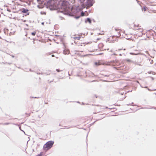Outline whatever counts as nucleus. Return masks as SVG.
Masks as SVG:
<instances>
[{
    "mask_svg": "<svg viewBox=\"0 0 156 156\" xmlns=\"http://www.w3.org/2000/svg\"><path fill=\"white\" fill-rule=\"evenodd\" d=\"M92 20L90 18H87L85 20V22L87 23L88 22L90 24H91Z\"/></svg>",
    "mask_w": 156,
    "mask_h": 156,
    "instance_id": "6e6552de",
    "label": "nucleus"
},
{
    "mask_svg": "<svg viewBox=\"0 0 156 156\" xmlns=\"http://www.w3.org/2000/svg\"><path fill=\"white\" fill-rule=\"evenodd\" d=\"M66 9H63V10L62 11H61V12L62 13H63L64 14H65V13H64L63 12L64 10Z\"/></svg>",
    "mask_w": 156,
    "mask_h": 156,
    "instance_id": "c756f323",
    "label": "nucleus"
},
{
    "mask_svg": "<svg viewBox=\"0 0 156 156\" xmlns=\"http://www.w3.org/2000/svg\"><path fill=\"white\" fill-rule=\"evenodd\" d=\"M4 32L5 34H6V32L5 31H4Z\"/></svg>",
    "mask_w": 156,
    "mask_h": 156,
    "instance_id": "69168bd1",
    "label": "nucleus"
},
{
    "mask_svg": "<svg viewBox=\"0 0 156 156\" xmlns=\"http://www.w3.org/2000/svg\"><path fill=\"white\" fill-rule=\"evenodd\" d=\"M124 92L119 93L121 95H123L124 94Z\"/></svg>",
    "mask_w": 156,
    "mask_h": 156,
    "instance_id": "f704fd0d",
    "label": "nucleus"
},
{
    "mask_svg": "<svg viewBox=\"0 0 156 156\" xmlns=\"http://www.w3.org/2000/svg\"><path fill=\"white\" fill-rule=\"evenodd\" d=\"M125 61H126L127 62H132L133 61L130 60L129 59H127L125 60Z\"/></svg>",
    "mask_w": 156,
    "mask_h": 156,
    "instance_id": "f3484780",
    "label": "nucleus"
},
{
    "mask_svg": "<svg viewBox=\"0 0 156 156\" xmlns=\"http://www.w3.org/2000/svg\"><path fill=\"white\" fill-rule=\"evenodd\" d=\"M81 38V37H73V39L75 40L77 39L78 40H80Z\"/></svg>",
    "mask_w": 156,
    "mask_h": 156,
    "instance_id": "2eb2a0df",
    "label": "nucleus"
},
{
    "mask_svg": "<svg viewBox=\"0 0 156 156\" xmlns=\"http://www.w3.org/2000/svg\"><path fill=\"white\" fill-rule=\"evenodd\" d=\"M119 61L116 59L110 61H108V65H112L114 66H117L119 64Z\"/></svg>",
    "mask_w": 156,
    "mask_h": 156,
    "instance_id": "7ed1b4c3",
    "label": "nucleus"
},
{
    "mask_svg": "<svg viewBox=\"0 0 156 156\" xmlns=\"http://www.w3.org/2000/svg\"><path fill=\"white\" fill-rule=\"evenodd\" d=\"M95 97H96V98H98V96H97L96 95H95Z\"/></svg>",
    "mask_w": 156,
    "mask_h": 156,
    "instance_id": "a18cd8bd",
    "label": "nucleus"
},
{
    "mask_svg": "<svg viewBox=\"0 0 156 156\" xmlns=\"http://www.w3.org/2000/svg\"><path fill=\"white\" fill-rule=\"evenodd\" d=\"M87 55H85L83 56V57H85Z\"/></svg>",
    "mask_w": 156,
    "mask_h": 156,
    "instance_id": "e433bc0d",
    "label": "nucleus"
},
{
    "mask_svg": "<svg viewBox=\"0 0 156 156\" xmlns=\"http://www.w3.org/2000/svg\"><path fill=\"white\" fill-rule=\"evenodd\" d=\"M44 104H48V103L47 102H44Z\"/></svg>",
    "mask_w": 156,
    "mask_h": 156,
    "instance_id": "a19ab883",
    "label": "nucleus"
},
{
    "mask_svg": "<svg viewBox=\"0 0 156 156\" xmlns=\"http://www.w3.org/2000/svg\"><path fill=\"white\" fill-rule=\"evenodd\" d=\"M135 30H139V29H136L135 28Z\"/></svg>",
    "mask_w": 156,
    "mask_h": 156,
    "instance_id": "774afa93",
    "label": "nucleus"
},
{
    "mask_svg": "<svg viewBox=\"0 0 156 156\" xmlns=\"http://www.w3.org/2000/svg\"><path fill=\"white\" fill-rule=\"evenodd\" d=\"M153 108L154 109L156 110V107H152L151 108Z\"/></svg>",
    "mask_w": 156,
    "mask_h": 156,
    "instance_id": "bb28decb",
    "label": "nucleus"
},
{
    "mask_svg": "<svg viewBox=\"0 0 156 156\" xmlns=\"http://www.w3.org/2000/svg\"><path fill=\"white\" fill-rule=\"evenodd\" d=\"M42 12L44 13V14H46L45 12H41V14H42Z\"/></svg>",
    "mask_w": 156,
    "mask_h": 156,
    "instance_id": "473e14b6",
    "label": "nucleus"
},
{
    "mask_svg": "<svg viewBox=\"0 0 156 156\" xmlns=\"http://www.w3.org/2000/svg\"><path fill=\"white\" fill-rule=\"evenodd\" d=\"M129 54L131 55H138V54H136L135 53H133V52H130L129 53Z\"/></svg>",
    "mask_w": 156,
    "mask_h": 156,
    "instance_id": "a211bd4d",
    "label": "nucleus"
},
{
    "mask_svg": "<svg viewBox=\"0 0 156 156\" xmlns=\"http://www.w3.org/2000/svg\"><path fill=\"white\" fill-rule=\"evenodd\" d=\"M88 12H89V13H90L91 12V10H89Z\"/></svg>",
    "mask_w": 156,
    "mask_h": 156,
    "instance_id": "c03bdc74",
    "label": "nucleus"
},
{
    "mask_svg": "<svg viewBox=\"0 0 156 156\" xmlns=\"http://www.w3.org/2000/svg\"><path fill=\"white\" fill-rule=\"evenodd\" d=\"M100 39V38H97V40H99Z\"/></svg>",
    "mask_w": 156,
    "mask_h": 156,
    "instance_id": "5fc2aeb1",
    "label": "nucleus"
},
{
    "mask_svg": "<svg viewBox=\"0 0 156 156\" xmlns=\"http://www.w3.org/2000/svg\"><path fill=\"white\" fill-rule=\"evenodd\" d=\"M101 119H102V118H104V116H103V115H101Z\"/></svg>",
    "mask_w": 156,
    "mask_h": 156,
    "instance_id": "2f4dec72",
    "label": "nucleus"
},
{
    "mask_svg": "<svg viewBox=\"0 0 156 156\" xmlns=\"http://www.w3.org/2000/svg\"><path fill=\"white\" fill-rule=\"evenodd\" d=\"M9 124V123H6L4 124H3V125H8Z\"/></svg>",
    "mask_w": 156,
    "mask_h": 156,
    "instance_id": "c85d7f7f",
    "label": "nucleus"
},
{
    "mask_svg": "<svg viewBox=\"0 0 156 156\" xmlns=\"http://www.w3.org/2000/svg\"><path fill=\"white\" fill-rule=\"evenodd\" d=\"M85 8V6H81V8H77L76 9L74 10V12H75L76 15H77L78 13L81 11L83 9Z\"/></svg>",
    "mask_w": 156,
    "mask_h": 156,
    "instance_id": "20e7f679",
    "label": "nucleus"
},
{
    "mask_svg": "<svg viewBox=\"0 0 156 156\" xmlns=\"http://www.w3.org/2000/svg\"><path fill=\"white\" fill-rule=\"evenodd\" d=\"M56 74V73H51V74L55 75Z\"/></svg>",
    "mask_w": 156,
    "mask_h": 156,
    "instance_id": "864d4df0",
    "label": "nucleus"
},
{
    "mask_svg": "<svg viewBox=\"0 0 156 156\" xmlns=\"http://www.w3.org/2000/svg\"><path fill=\"white\" fill-rule=\"evenodd\" d=\"M93 20L94 21V22H95V20L94 19H93Z\"/></svg>",
    "mask_w": 156,
    "mask_h": 156,
    "instance_id": "3c124183",
    "label": "nucleus"
},
{
    "mask_svg": "<svg viewBox=\"0 0 156 156\" xmlns=\"http://www.w3.org/2000/svg\"><path fill=\"white\" fill-rule=\"evenodd\" d=\"M134 27H135H135H136V25H135H135H134Z\"/></svg>",
    "mask_w": 156,
    "mask_h": 156,
    "instance_id": "8fccbe9b",
    "label": "nucleus"
},
{
    "mask_svg": "<svg viewBox=\"0 0 156 156\" xmlns=\"http://www.w3.org/2000/svg\"><path fill=\"white\" fill-rule=\"evenodd\" d=\"M29 10L26 9L24 8H22V9L21 12L23 13H27V14L25 15V16H26L27 15L29 14V12H28Z\"/></svg>",
    "mask_w": 156,
    "mask_h": 156,
    "instance_id": "39448f33",
    "label": "nucleus"
},
{
    "mask_svg": "<svg viewBox=\"0 0 156 156\" xmlns=\"http://www.w3.org/2000/svg\"><path fill=\"white\" fill-rule=\"evenodd\" d=\"M116 55V54L115 53H113V54H111V55Z\"/></svg>",
    "mask_w": 156,
    "mask_h": 156,
    "instance_id": "72a5a7b5",
    "label": "nucleus"
},
{
    "mask_svg": "<svg viewBox=\"0 0 156 156\" xmlns=\"http://www.w3.org/2000/svg\"><path fill=\"white\" fill-rule=\"evenodd\" d=\"M23 22H26V20H23Z\"/></svg>",
    "mask_w": 156,
    "mask_h": 156,
    "instance_id": "09e8293b",
    "label": "nucleus"
},
{
    "mask_svg": "<svg viewBox=\"0 0 156 156\" xmlns=\"http://www.w3.org/2000/svg\"><path fill=\"white\" fill-rule=\"evenodd\" d=\"M132 63H133V64H134L135 65H139V66H142V65L141 64H140L138 63V62H136L135 61H133V62H132Z\"/></svg>",
    "mask_w": 156,
    "mask_h": 156,
    "instance_id": "f8f14e48",
    "label": "nucleus"
},
{
    "mask_svg": "<svg viewBox=\"0 0 156 156\" xmlns=\"http://www.w3.org/2000/svg\"><path fill=\"white\" fill-rule=\"evenodd\" d=\"M156 11H154V13H156Z\"/></svg>",
    "mask_w": 156,
    "mask_h": 156,
    "instance_id": "bf43d9fd",
    "label": "nucleus"
},
{
    "mask_svg": "<svg viewBox=\"0 0 156 156\" xmlns=\"http://www.w3.org/2000/svg\"><path fill=\"white\" fill-rule=\"evenodd\" d=\"M75 12H74V11L73 10L72 12L69 13L68 14V16H71V17H73L75 15H76Z\"/></svg>",
    "mask_w": 156,
    "mask_h": 156,
    "instance_id": "1a4fd4ad",
    "label": "nucleus"
},
{
    "mask_svg": "<svg viewBox=\"0 0 156 156\" xmlns=\"http://www.w3.org/2000/svg\"><path fill=\"white\" fill-rule=\"evenodd\" d=\"M103 81H107L106 80H103Z\"/></svg>",
    "mask_w": 156,
    "mask_h": 156,
    "instance_id": "338daca9",
    "label": "nucleus"
},
{
    "mask_svg": "<svg viewBox=\"0 0 156 156\" xmlns=\"http://www.w3.org/2000/svg\"><path fill=\"white\" fill-rule=\"evenodd\" d=\"M30 113H29V114H28V116H30Z\"/></svg>",
    "mask_w": 156,
    "mask_h": 156,
    "instance_id": "4d7b16f0",
    "label": "nucleus"
},
{
    "mask_svg": "<svg viewBox=\"0 0 156 156\" xmlns=\"http://www.w3.org/2000/svg\"><path fill=\"white\" fill-rule=\"evenodd\" d=\"M108 109H109V110H108V112H109V113H110V112H112V113H113V112H114V111H112V112H111V111H110V110H111V108H108Z\"/></svg>",
    "mask_w": 156,
    "mask_h": 156,
    "instance_id": "b1692460",
    "label": "nucleus"
},
{
    "mask_svg": "<svg viewBox=\"0 0 156 156\" xmlns=\"http://www.w3.org/2000/svg\"><path fill=\"white\" fill-rule=\"evenodd\" d=\"M114 115L113 114L112 115L111 114H110V113H108V116H114Z\"/></svg>",
    "mask_w": 156,
    "mask_h": 156,
    "instance_id": "a878e982",
    "label": "nucleus"
},
{
    "mask_svg": "<svg viewBox=\"0 0 156 156\" xmlns=\"http://www.w3.org/2000/svg\"><path fill=\"white\" fill-rule=\"evenodd\" d=\"M56 71L57 72H59L60 71H61L60 70H59V69H56Z\"/></svg>",
    "mask_w": 156,
    "mask_h": 156,
    "instance_id": "7c9ffc66",
    "label": "nucleus"
},
{
    "mask_svg": "<svg viewBox=\"0 0 156 156\" xmlns=\"http://www.w3.org/2000/svg\"><path fill=\"white\" fill-rule=\"evenodd\" d=\"M44 22H42V23H41V24H42V25H44Z\"/></svg>",
    "mask_w": 156,
    "mask_h": 156,
    "instance_id": "49530a36",
    "label": "nucleus"
},
{
    "mask_svg": "<svg viewBox=\"0 0 156 156\" xmlns=\"http://www.w3.org/2000/svg\"><path fill=\"white\" fill-rule=\"evenodd\" d=\"M63 53L65 55L69 54V50L66 48L63 51Z\"/></svg>",
    "mask_w": 156,
    "mask_h": 156,
    "instance_id": "0eeeda50",
    "label": "nucleus"
},
{
    "mask_svg": "<svg viewBox=\"0 0 156 156\" xmlns=\"http://www.w3.org/2000/svg\"><path fill=\"white\" fill-rule=\"evenodd\" d=\"M35 72L36 73H37V74H43V73H39L37 72Z\"/></svg>",
    "mask_w": 156,
    "mask_h": 156,
    "instance_id": "4be33fe9",
    "label": "nucleus"
},
{
    "mask_svg": "<svg viewBox=\"0 0 156 156\" xmlns=\"http://www.w3.org/2000/svg\"><path fill=\"white\" fill-rule=\"evenodd\" d=\"M54 80V79H53L52 80V81H51L50 82H49L50 83H51Z\"/></svg>",
    "mask_w": 156,
    "mask_h": 156,
    "instance_id": "4c0bfd02",
    "label": "nucleus"
},
{
    "mask_svg": "<svg viewBox=\"0 0 156 156\" xmlns=\"http://www.w3.org/2000/svg\"><path fill=\"white\" fill-rule=\"evenodd\" d=\"M122 50V49H119V50Z\"/></svg>",
    "mask_w": 156,
    "mask_h": 156,
    "instance_id": "680f3d73",
    "label": "nucleus"
},
{
    "mask_svg": "<svg viewBox=\"0 0 156 156\" xmlns=\"http://www.w3.org/2000/svg\"><path fill=\"white\" fill-rule=\"evenodd\" d=\"M29 70L30 71V72H33V71L31 70V69H29Z\"/></svg>",
    "mask_w": 156,
    "mask_h": 156,
    "instance_id": "ea45409f",
    "label": "nucleus"
},
{
    "mask_svg": "<svg viewBox=\"0 0 156 156\" xmlns=\"http://www.w3.org/2000/svg\"><path fill=\"white\" fill-rule=\"evenodd\" d=\"M42 152L40 153L39 154H38L36 156H42Z\"/></svg>",
    "mask_w": 156,
    "mask_h": 156,
    "instance_id": "6ab92c4d",
    "label": "nucleus"
},
{
    "mask_svg": "<svg viewBox=\"0 0 156 156\" xmlns=\"http://www.w3.org/2000/svg\"><path fill=\"white\" fill-rule=\"evenodd\" d=\"M51 56H52V57H54V56H55V55H53H53H51Z\"/></svg>",
    "mask_w": 156,
    "mask_h": 156,
    "instance_id": "37998d69",
    "label": "nucleus"
},
{
    "mask_svg": "<svg viewBox=\"0 0 156 156\" xmlns=\"http://www.w3.org/2000/svg\"><path fill=\"white\" fill-rule=\"evenodd\" d=\"M36 32H34L31 33V34L33 36H35L36 34Z\"/></svg>",
    "mask_w": 156,
    "mask_h": 156,
    "instance_id": "aec40b11",
    "label": "nucleus"
},
{
    "mask_svg": "<svg viewBox=\"0 0 156 156\" xmlns=\"http://www.w3.org/2000/svg\"><path fill=\"white\" fill-rule=\"evenodd\" d=\"M11 56H12V58H14V57H15L14 55H11Z\"/></svg>",
    "mask_w": 156,
    "mask_h": 156,
    "instance_id": "58836bf2",
    "label": "nucleus"
},
{
    "mask_svg": "<svg viewBox=\"0 0 156 156\" xmlns=\"http://www.w3.org/2000/svg\"><path fill=\"white\" fill-rule=\"evenodd\" d=\"M147 89L149 91H151V90L150 89L147 88Z\"/></svg>",
    "mask_w": 156,
    "mask_h": 156,
    "instance_id": "79ce46f5",
    "label": "nucleus"
},
{
    "mask_svg": "<svg viewBox=\"0 0 156 156\" xmlns=\"http://www.w3.org/2000/svg\"><path fill=\"white\" fill-rule=\"evenodd\" d=\"M126 98V96H125L123 98H122V100Z\"/></svg>",
    "mask_w": 156,
    "mask_h": 156,
    "instance_id": "13d9d810",
    "label": "nucleus"
},
{
    "mask_svg": "<svg viewBox=\"0 0 156 156\" xmlns=\"http://www.w3.org/2000/svg\"><path fill=\"white\" fill-rule=\"evenodd\" d=\"M101 64H102L103 65H107V63L106 62L105 63H102L100 62H94V65L96 66H100Z\"/></svg>",
    "mask_w": 156,
    "mask_h": 156,
    "instance_id": "423d86ee",
    "label": "nucleus"
},
{
    "mask_svg": "<svg viewBox=\"0 0 156 156\" xmlns=\"http://www.w3.org/2000/svg\"><path fill=\"white\" fill-rule=\"evenodd\" d=\"M108 42H109L110 41V38H108Z\"/></svg>",
    "mask_w": 156,
    "mask_h": 156,
    "instance_id": "c9c22d12",
    "label": "nucleus"
},
{
    "mask_svg": "<svg viewBox=\"0 0 156 156\" xmlns=\"http://www.w3.org/2000/svg\"><path fill=\"white\" fill-rule=\"evenodd\" d=\"M68 75H69V76H71L70 74H69V72H68Z\"/></svg>",
    "mask_w": 156,
    "mask_h": 156,
    "instance_id": "603ef678",
    "label": "nucleus"
},
{
    "mask_svg": "<svg viewBox=\"0 0 156 156\" xmlns=\"http://www.w3.org/2000/svg\"><path fill=\"white\" fill-rule=\"evenodd\" d=\"M114 41H115V40H112V42H114Z\"/></svg>",
    "mask_w": 156,
    "mask_h": 156,
    "instance_id": "6e6d98bb",
    "label": "nucleus"
},
{
    "mask_svg": "<svg viewBox=\"0 0 156 156\" xmlns=\"http://www.w3.org/2000/svg\"><path fill=\"white\" fill-rule=\"evenodd\" d=\"M54 141L50 140L46 143L43 146V149L45 151H48L51 148L54 144Z\"/></svg>",
    "mask_w": 156,
    "mask_h": 156,
    "instance_id": "f257e3e1",
    "label": "nucleus"
},
{
    "mask_svg": "<svg viewBox=\"0 0 156 156\" xmlns=\"http://www.w3.org/2000/svg\"><path fill=\"white\" fill-rule=\"evenodd\" d=\"M144 88H147H147H148L147 87V86L145 87H144Z\"/></svg>",
    "mask_w": 156,
    "mask_h": 156,
    "instance_id": "de8ad7c7",
    "label": "nucleus"
},
{
    "mask_svg": "<svg viewBox=\"0 0 156 156\" xmlns=\"http://www.w3.org/2000/svg\"><path fill=\"white\" fill-rule=\"evenodd\" d=\"M50 74H51L50 71V70H48V71H47V72H44L43 73V74H44L46 75H50Z\"/></svg>",
    "mask_w": 156,
    "mask_h": 156,
    "instance_id": "9b49d317",
    "label": "nucleus"
},
{
    "mask_svg": "<svg viewBox=\"0 0 156 156\" xmlns=\"http://www.w3.org/2000/svg\"><path fill=\"white\" fill-rule=\"evenodd\" d=\"M94 3V0H87L84 4L85 8H86V9H87L88 6H92Z\"/></svg>",
    "mask_w": 156,
    "mask_h": 156,
    "instance_id": "f03ea898",
    "label": "nucleus"
},
{
    "mask_svg": "<svg viewBox=\"0 0 156 156\" xmlns=\"http://www.w3.org/2000/svg\"><path fill=\"white\" fill-rule=\"evenodd\" d=\"M25 25L27 26H28V25L27 24H25Z\"/></svg>",
    "mask_w": 156,
    "mask_h": 156,
    "instance_id": "e2e57ef3",
    "label": "nucleus"
},
{
    "mask_svg": "<svg viewBox=\"0 0 156 156\" xmlns=\"http://www.w3.org/2000/svg\"><path fill=\"white\" fill-rule=\"evenodd\" d=\"M30 98H39V97H31V96H30Z\"/></svg>",
    "mask_w": 156,
    "mask_h": 156,
    "instance_id": "5701e85b",
    "label": "nucleus"
},
{
    "mask_svg": "<svg viewBox=\"0 0 156 156\" xmlns=\"http://www.w3.org/2000/svg\"><path fill=\"white\" fill-rule=\"evenodd\" d=\"M119 55H120V56H121L122 55V54H119Z\"/></svg>",
    "mask_w": 156,
    "mask_h": 156,
    "instance_id": "052dcab7",
    "label": "nucleus"
},
{
    "mask_svg": "<svg viewBox=\"0 0 156 156\" xmlns=\"http://www.w3.org/2000/svg\"><path fill=\"white\" fill-rule=\"evenodd\" d=\"M80 2V3L81 4V6H85V4H84V2L85 1V0H78Z\"/></svg>",
    "mask_w": 156,
    "mask_h": 156,
    "instance_id": "9d476101",
    "label": "nucleus"
},
{
    "mask_svg": "<svg viewBox=\"0 0 156 156\" xmlns=\"http://www.w3.org/2000/svg\"><path fill=\"white\" fill-rule=\"evenodd\" d=\"M103 46H104V45H103V44H102V43H100L98 45V47L99 48H102L103 47Z\"/></svg>",
    "mask_w": 156,
    "mask_h": 156,
    "instance_id": "ddd939ff",
    "label": "nucleus"
},
{
    "mask_svg": "<svg viewBox=\"0 0 156 156\" xmlns=\"http://www.w3.org/2000/svg\"><path fill=\"white\" fill-rule=\"evenodd\" d=\"M82 105H84V104L83 102H82Z\"/></svg>",
    "mask_w": 156,
    "mask_h": 156,
    "instance_id": "0e129e2a",
    "label": "nucleus"
},
{
    "mask_svg": "<svg viewBox=\"0 0 156 156\" xmlns=\"http://www.w3.org/2000/svg\"><path fill=\"white\" fill-rule=\"evenodd\" d=\"M80 16L81 17L84 16H85L84 12L83 11H81V15Z\"/></svg>",
    "mask_w": 156,
    "mask_h": 156,
    "instance_id": "4468645a",
    "label": "nucleus"
},
{
    "mask_svg": "<svg viewBox=\"0 0 156 156\" xmlns=\"http://www.w3.org/2000/svg\"><path fill=\"white\" fill-rule=\"evenodd\" d=\"M19 129H20V130H21V131H23V132L24 133H25V132H24V131H23V130H22V129H21V127L20 126H19Z\"/></svg>",
    "mask_w": 156,
    "mask_h": 156,
    "instance_id": "393cba45",
    "label": "nucleus"
},
{
    "mask_svg": "<svg viewBox=\"0 0 156 156\" xmlns=\"http://www.w3.org/2000/svg\"><path fill=\"white\" fill-rule=\"evenodd\" d=\"M147 8L146 6H144L143 7V9L144 11H146L147 10Z\"/></svg>",
    "mask_w": 156,
    "mask_h": 156,
    "instance_id": "412c9836",
    "label": "nucleus"
},
{
    "mask_svg": "<svg viewBox=\"0 0 156 156\" xmlns=\"http://www.w3.org/2000/svg\"><path fill=\"white\" fill-rule=\"evenodd\" d=\"M81 17L79 15L77 16H74V17L76 20L78 19Z\"/></svg>",
    "mask_w": 156,
    "mask_h": 156,
    "instance_id": "dca6fc26",
    "label": "nucleus"
},
{
    "mask_svg": "<svg viewBox=\"0 0 156 156\" xmlns=\"http://www.w3.org/2000/svg\"><path fill=\"white\" fill-rule=\"evenodd\" d=\"M2 63H3V64H5V63H4V62H2ZM6 63H7V64H9V65H10L12 64V63H7V62Z\"/></svg>",
    "mask_w": 156,
    "mask_h": 156,
    "instance_id": "cd10ccee",
    "label": "nucleus"
}]
</instances>
